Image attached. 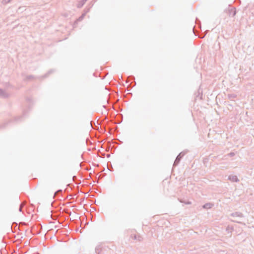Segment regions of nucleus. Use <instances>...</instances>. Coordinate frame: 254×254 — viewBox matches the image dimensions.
Masks as SVG:
<instances>
[{
	"label": "nucleus",
	"instance_id": "nucleus-1",
	"mask_svg": "<svg viewBox=\"0 0 254 254\" xmlns=\"http://www.w3.org/2000/svg\"><path fill=\"white\" fill-rule=\"evenodd\" d=\"M21 206L20 207V209H19V210L21 211Z\"/></svg>",
	"mask_w": 254,
	"mask_h": 254
}]
</instances>
